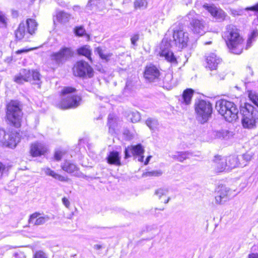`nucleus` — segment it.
<instances>
[{"instance_id": "obj_11", "label": "nucleus", "mask_w": 258, "mask_h": 258, "mask_svg": "<svg viewBox=\"0 0 258 258\" xmlns=\"http://www.w3.org/2000/svg\"><path fill=\"white\" fill-rule=\"evenodd\" d=\"M169 43L167 42L162 41L160 46L159 54L160 56L164 57L168 61L172 64H176L177 63L176 58L173 52L169 50Z\"/></svg>"}, {"instance_id": "obj_46", "label": "nucleus", "mask_w": 258, "mask_h": 258, "mask_svg": "<svg viewBox=\"0 0 258 258\" xmlns=\"http://www.w3.org/2000/svg\"><path fill=\"white\" fill-rule=\"evenodd\" d=\"M116 118L113 114H109L108 117V124L109 128L113 127Z\"/></svg>"}, {"instance_id": "obj_1", "label": "nucleus", "mask_w": 258, "mask_h": 258, "mask_svg": "<svg viewBox=\"0 0 258 258\" xmlns=\"http://www.w3.org/2000/svg\"><path fill=\"white\" fill-rule=\"evenodd\" d=\"M227 35V46L230 52L235 54L242 53L243 40L239 34L238 29L234 26H229Z\"/></svg>"}, {"instance_id": "obj_50", "label": "nucleus", "mask_w": 258, "mask_h": 258, "mask_svg": "<svg viewBox=\"0 0 258 258\" xmlns=\"http://www.w3.org/2000/svg\"><path fill=\"white\" fill-rule=\"evenodd\" d=\"M241 11L236 10L233 9L230 10V14L232 15L233 17H236L237 16H239L241 15Z\"/></svg>"}, {"instance_id": "obj_13", "label": "nucleus", "mask_w": 258, "mask_h": 258, "mask_svg": "<svg viewBox=\"0 0 258 258\" xmlns=\"http://www.w3.org/2000/svg\"><path fill=\"white\" fill-rule=\"evenodd\" d=\"M160 76L159 69L154 65L147 66L144 72V77L148 81L152 82L158 80Z\"/></svg>"}, {"instance_id": "obj_62", "label": "nucleus", "mask_w": 258, "mask_h": 258, "mask_svg": "<svg viewBox=\"0 0 258 258\" xmlns=\"http://www.w3.org/2000/svg\"><path fill=\"white\" fill-rule=\"evenodd\" d=\"M209 258H213V256H210Z\"/></svg>"}, {"instance_id": "obj_6", "label": "nucleus", "mask_w": 258, "mask_h": 258, "mask_svg": "<svg viewBox=\"0 0 258 258\" xmlns=\"http://www.w3.org/2000/svg\"><path fill=\"white\" fill-rule=\"evenodd\" d=\"M22 112L19 102L11 101L7 105V119L14 126L19 127L22 117Z\"/></svg>"}, {"instance_id": "obj_35", "label": "nucleus", "mask_w": 258, "mask_h": 258, "mask_svg": "<svg viewBox=\"0 0 258 258\" xmlns=\"http://www.w3.org/2000/svg\"><path fill=\"white\" fill-rule=\"evenodd\" d=\"M190 153L188 152H177L175 154L172 155V158L174 159L177 160L179 162H183L184 160L187 159Z\"/></svg>"}, {"instance_id": "obj_41", "label": "nucleus", "mask_w": 258, "mask_h": 258, "mask_svg": "<svg viewBox=\"0 0 258 258\" xmlns=\"http://www.w3.org/2000/svg\"><path fill=\"white\" fill-rule=\"evenodd\" d=\"M248 96L250 100L258 107V93L250 91Z\"/></svg>"}, {"instance_id": "obj_64", "label": "nucleus", "mask_w": 258, "mask_h": 258, "mask_svg": "<svg viewBox=\"0 0 258 258\" xmlns=\"http://www.w3.org/2000/svg\"><path fill=\"white\" fill-rule=\"evenodd\" d=\"M6 236V235H4L3 236V237H5Z\"/></svg>"}, {"instance_id": "obj_52", "label": "nucleus", "mask_w": 258, "mask_h": 258, "mask_svg": "<svg viewBox=\"0 0 258 258\" xmlns=\"http://www.w3.org/2000/svg\"><path fill=\"white\" fill-rule=\"evenodd\" d=\"M62 202L63 204L67 208H69V207L70 206V201H69V200L68 199H67L65 197L63 198L62 199Z\"/></svg>"}, {"instance_id": "obj_48", "label": "nucleus", "mask_w": 258, "mask_h": 258, "mask_svg": "<svg viewBox=\"0 0 258 258\" xmlns=\"http://www.w3.org/2000/svg\"><path fill=\"white\" fill-rule=\"evenodd\" d=\"M34 258H48V257L42 251H38L35 253Z\"/></svg>"}, {"instance_id": "obj_15", "label": "nucleus", "mask_w": 258, "mask_h": 258, "mask_svg": "<svg viewBox=\"0 0 258 258\" xmlns=\"http://www.w3.org/2000/svg\"><path fill=\"white\" fill-rule=\"evenodd\" d=\"M238 111L234 103L227 101V121L233 122L238 119Z\"/></svg>"}, {"instance_id": "obj_24", "label": "nucleus", "mask_w": 258, "mask_h": 258, "mask_svg": "<svg viewBox=\"0 0 258 258\" xmlns=\"http://www.w3.org/2000/svg\"><path fill=\"white\" fill-rule=\"evenodd\" d=\"M163 82V87L168 90L171 89L177 85L176 80L173 79V75L171 73L165 75Z\"/></svg>"}, {"instance_id": "obj_20", "label": "nucleus", "mask_w": 258, "mask_h": 258, "mask_svg": "<svg viewBox=\"0 0 258 258\" xmlns=\"http://www.w3.org/2000/svg\"><path fill=\"white\" fill-rule=\"evenodd\" d=\"M215 199L216 204H224L226 202V187L225 185L219 186L216 188Z\"/></svg>"}, {"instance_id": "obj_38", "label": "nucleus", "mask_w": 258, "mask_h": 258, "mask_svg": "<svg viewBox=\"0 0 258 258\" xmlns=\"http://www.w3.org/2000/svg\"><path fill=\"white\" fill-rule=\"evenodd\" d=\"M9 136L10 138L7 137L6 143H5L4 145L11 148H15L18 141H17L16 139L14 138V135L13 134H9Z\"/></svg>"}, {"instance_id": "obj_10", "label": "nucleus", "mask_w": 258, "mask_h": 258, "mask_svg": "<svg viewBox=\"0 0 258 258\" xmlns=\"http://www.w3.org/2000/svg\"><path fill=\"white\" fill-rule=\"evenodd\" d=\"M173 37L174 41L179 49H183L186 47L188 42V34L181 29H175L173 31Z\"/></svg>"}, {"instance_id": "obj_44", "label": "nucleus", "mask_w": 258, "mask_h": 258, "mask_svg": "<svg viewBox=\"0 0 258 258\" xmlns=\"http://www.w3.org/2000/svg\"><path fill=\"white\" fill-rule=\"evenodd\" d=\"M75 33L79 36H83L85 33V30L82 26L77 27L75 29Z\"/></svg>"}, {"instance_id": "obj_59", "label": "nucleus", "mask_w": 258, "mask_h": 258, "mask_svg": "<svg viewBox=\"0 0 258 258\" xmlns=\"http://www.w3.org/2000/svg\"><path fill=\"white\" fill-rule=\"evenodd\" d=\"M151 158V156H148V157L146 158V161H145V163H144V164H145V165H147V164H148V163H149V161H150V160Z\"/></svg>"}, {"instance_id": "obj_16", "label": "nucleus", "mask_w": 258, "mask_h": 258, "mask_svg": "<svg viewBox=\"0 0 258 258\" xmlns=\"http://www.w3.org/2000/svg\"><path fill=\"white\" fill-rule=\"evenodd\" d=\"M226 159L220 155H215L213 159V167L215 173H219L225 169Z\"/></svg>"}, {"instance_id": "obj_9", "label": "nucleus", "mask_w": 258, "mask_h": 258, "mask_svg": "<svg viewBox=\"0 0 258 258\" xmlns=\"http://www.w3.org/2000/svg\"><path fill=\"white\" fill-rule=\"evenodd\" d=\"M74 75L83 77L88 76L91 78L93 76V70L89 64L83 60L78 61L73 68Z\"/></svg>"}, {"instance_id": "obj_3", "label": "nucleus", "mask_w": 258, "mask_h": 258, "mask_svg": "<svg viewBox=\"0 0 258 258\" xmlns=\"http://www.w3.org/2000/svg\"><path fill=\"white\" fill-rule=\"evenodd\" d=\"M37 26V23L33 19H28L25 23H21L15 32L16 38L29 41L30 37L35 33Z\"/></svg>"}, {"instance_id": "obj_5", "label": "nucleus", "mask_w": 258, "mask_h": 258, "mask_svg": "<svg viewBox=\"0 0 258 258\" xmlns=\"http://www.w3.org/2000/svg\"><path fill=\"white\" fill-rule=\"evenodd\" d=\"M242 114L241 122L244 128H251L255 126V122L258 119V111L253 106L245 103L241 109Z\"/></svg>"}, {"instance_id": "obj_53", "label": "nucleus", "mask_w": 258, "mask_h": 258, "mask_svg": "<svg viewBox=\"0 0 258 258\" xmlns=\"http://www.w3.org/2000/svg\"><path fill=\"white\" fill-rule=\"evenodd\" d=\"M252 158V155L249 154H245L243 155V158L246 161H250Z\"/></svg>"}, {"instance_id": "obj_51", "label": "nucleus", "mask_w": 258, "mask_h": 258, "mask_svg": "<svg viewBox=\"0 0 258 258\" xmlns=\"http://www.w3.org/2000/svg\"><path fill=\"white\" fill-rule=\"evenodd\" d=\"M139 39V35L138 34L134 35L131 38V42L134 45H136V42Z\"/></svg>"}, {"instance_id": "obj_43", "label": "nucleus", "mask_w": 258, "mask_h": 258, "mask_svg": "<svg viewBox=\"0 0 258 258\" xmlns=\"http://www.w3.org/2000/svg\"><path fill=\"white\" fill-rule=\"evenodd\" d=\"M140 119L141 116L139 112L135 111L131 113V120L132 122H137Z\"/></svg>"}, {"instance_id": "obj_26", "label": "nucleus", "mask_w": 258, "mask_h": 258, "mask_svg": "<svg viewBox=\"0 0 258 258\" xmlns=\"http://www.w3.org/2000/svg\"><path fill=\"white\" fill-rule=\"evenodd\" d=\"M194 92V90L191 89H187L185 90L182 93L181 99L179 100L181 103L185 105L190 104L193 96Z\"/></svg>"}, {"instance_id": "obj_63", "label": "nucleus", "mask_w": 258, "mask_h": 258, "mask_svg": "<svg viewBox=\"0 0 258 258\" xmlns=\"http://www.w3.org/2000/svg\"><path fill=\"white\" fill-rule=\"evenodd\" d=\"M76 8H78V7H77V6L75 7V8H74V9L75 10V9Z\"/></svg>"}, {"instance_id": "obj_56", "label": "nucleus", "mask_w": 258, "mask_h": 258, "mask_svg": "<svg viewBox=\"0 0 258 258\" xmlns=\"http://www.w3.org/2000/svg\"><path fill=\"white\" fill-rule=\"evenodd\" d=\"M248 258H258V253H251L248 255Z\"/></svg>"}, {"instance_id": "obj_8", "label": "nucleus", "mask_w": 258, "mask_h": 258, "mask_svg": "<svg viewBox=\"0 0 258 258\" xmlns=\"http://www.w3.org/2000/svg\"><path fill=\"white\" fill-rule=\"evenodd\" d=\"M74 55V51L70 47H62L57 52H53L50 56L52 63L59 66L65 63Z\"/></svg>"}, {"instance_id": "obj_34", "label": "nucleus", "mask_w": 258, "mask_h": 258, "mask_svg": "<svg viewBox=\"0 0 258 258\" xmlns=\"http://www.w3.org/2000/svg\"><path fill=\"white\" fill-rule=\"evenodd\" d=\"M258 36V30H254L249 36L245 46V49H248L252 46V43L255 41V38Z\"/></svg>"}, {"instance_id": "obj_60", "label": "nucleus", "mask_w": 258, "mask_h": 258, "mask_svg": "<svg viewBox=\"0 0 258 258\" xmlns=\"http://www.w3.org/2000/svg\"><path fill=\"white\" fill-rule=\"evenodd\" d=\"M211 42L210 41V42H207L206 43H205V44H211Z\"/></svg>"}, {"instance_id": "obj_31", "label": "nucleus", "mask_w": 258, "mask_h": 258, "mask_svg": "<svg viewBox=\"0 0 258 258\" xmlns=\"http://www.w3.org/2000/svg\"><path fill=\"white\" fill-rule=\"evenodd\" d=\"M78 53L80 55L86 56L89 60L92 61L91 57V50L89 46L85 45L78 49Z\"/></svg>"}, {"instance_id": "obj_17", "label": "nucleus", "mask_w": 258, "mask_h": 258, "mask_svg": "<svg viewBox=\"0 0 258 258\" xmlns=\"http://www.w3.org/2000/svg\"><path fill=\"white\" fill-rule=\"evenodd\" d=\"M203 7L217 20L220 21L224 19L225 16L223 11L218 9L214 5H209L208 4H205Z\"/></svg>"}, {"instance_id": "obj_22", "label": "nucleus", "mask_w": 258, "mask_h": 258, "mask_svg": "<svg viewBox=\"0 0 258 258\" xmlns=\"http://www.w3.org/2000/svg\"><path fill=\"white\" fill-rule=\"evenodd\" d=\"M30 70L23 69L14 78V81L19 84L30 81Z\"/></svg>"}, {"instance_id": "obj_47", "label": "nucleus", "mask_w": 258, "mask_h": 258, "mask_svg": "<svg viewBox=\"0 0 258 258\" xmlns=\"http://www.w3.org/2000/svg\"><path fill=\"white\" fill-rule=\"evenodd\" d=\"M6 24V17L3 12L0 11V27H5Z\"/></svg>"}, {"instance_id": "obj_4", "label": "nucleus", "mask_w": 258, "mask_h": 258, "mask_svg": "<svg viewBox=\"0 0 258 258\" xmlns=\"http://www.w3.org/2000/svg\"><path fill=\"white\" fill-rule=\"evenodd\" d=\"M76 89L71 87H66L61 91L62 98L60 103V107L62 109L75 108L80 105L81 98L79 96L74 95L72 93Z\"/></svg>"}, {"instance_id": "obj_21", "label": "nucleus", "mask_w": 258, "mask_h": 258, "mask_svg": "<svg viewBox=\"0 0 258 258\" xmlns=\"http://www.w3.org/2000/svg\"><path fill=\"white\" fill-rule=\"evenodd\" d=\"M221 61V58L214 53L209 54L206 58L207 67L211 70L216 69Z\"/></svg>"}, {"instance_id": "obj_32", "label": "nucleus", "mask_w": 258, "mask_h": 258, "mask_svg": "<svg viewBox=\"0 0 258 258\" xmlns=\"http://www.w3.org/2000/svg\"><path fill=\"white\" fill-rule=\"evenodd\" d=\"M95 52H96L101 59H104L106 61H108L112 55V54L111 53H105V51L100 47L96 48L95 49Z\"/></svg>"}, {"instance_id": "obj_28", "label": "nucleus", "mask_w": 258, "mask_h": 258, "mask_svg": "<svg viewBox=\"0 0 258 258\" xmlns=\"http://www.w3.org/2000/svg\"><path fill=\"white\" fill-rule=\"evenodd\" d=\"M72 18V15L64 11L58 12L56 14V19L61 23L66 24Z\"/></svg>"}, {"instance_id": "obj_36", "label": "nucleus", "mask_w": 258, "mask_h": 258, "mask_svg": "<svg viewBox=\"0 0 258 258\" xmlns=\"http://www.w3.org/2000/svg\"><path fill=\"white\" fill-rule=\"evenodd\" d=\"M238 165V159L236 155H233L228 157V165L227 163V166L228 168L232 169L236 167Z\"/></svg>"}, {"instance_id": "obj_39", "label": "nucleus", "mask_w": 258, "mask_h": 258, "mask_svg": "<svg viewBox=\"0 0 258 258\" xmlns=\"http://www.w3.org/2000/svg\"><path fill=\"white\" fill-rule=\"evenodd\" d=\"M163 172L161 170H152L148 171L144 173L145 176H155L159 177L162 175Z\"/></svg>"}, {"instance_id": "obj_45", "label": "nucleus", "mask_w": 258, "mask_h": 258, "mask_svg": "<svg viewBox=\"0 0 258 258\" xmlns=\"http://www.w3.org/2000/svg\"><path fill=\"white\" fill-rule=\"evenodd\" d=\"M65 154V152L60 150H57L54 153V159L56 161H59L61 159L63 156Z\"/></svg>"}, {"instance_id": "obj_30", "label": "nucleus", "mask_w": 258, "mask_h": 258, "mask_svg": "<svg viewBox=\"0 0 258 258\" xmlns=\"http://www.w3.org/2000/svg\"><path fill=\"white\" fill-rule=\"evenodd\" d=\"M45 173L49 176H51L55 179H58L61 181H66L67 180V178L65 177L55 173L54 171L51 170L49 168L44 169Z\"/></svg>"}, {"instance_id": "obj_23", "label": "nucleus", "mask_w": 258, "mask_h": 258, "mask_svg": "<svg viewBox=\"0 0 258 258\" xmlns=\"http://www.w3.org/2000/svg\"><path fill=\"white\" fill-rule=\"evenodd\" d=\"M61 169L69 174L76 175L79 168L74 163L69 160H65L61 165Z\"/></svg>"}, {"instance_id": "obj_49", "label": "nucleus", "mask_w": 258, "mask_h": 258, "mask_svg": "<svg viewBox=\"0 0 258 258\" xmlns=\"http://www.w3.org/2000/svg\"><path fill=\"white\" fill-rule=\"evenodd\" d=\"M14 258H26V256L23 252L19 251L15 252Z\"/></svg>"}, {"instance_id": "obj_57", "label": "nucleus", "mask_w": 258, "mask_h": 258, "mask_svg": "<svg viewBox=\"0 0 258 258\" xmlns=\"http://www.w3.org/2000/svg\"><path fill=\"white\" fill-rule=\"evenodd\" d=\"M164 209V208H160V209L155 208L154 209H151V213L152 214H154L156 210H160V211H163Z\"/></svg>"}, {"instance_id": "obj_37", "label": "nucleus", "mask_w": 258, "mask_h": 258, "mask_svg": "<svg viewBox=\"0 0 258 258\" xmlns=\"http://www.w3.org/2000/svg\"><path fill=\"white\" fill-rule=\"evenodd\" d=\"M134 5L135 10H144L147 7L148 2L147 0H135Z\"/></svg>"}, {"instance_id": "obj_14", "label": "nucleus", "mask_w": 258, "mask_h": 258, "mask_svg": "<svg viewBox=\"0 0 258 258\" xmlns=\"http://www.w3.org/2000/svg\"><path fill=\"white\" fill-rule=\"evenodd\" d=\"M49 220L48 216L39 212H35L30 215L28 223L29 224L38 226L45 224Z\"/></svg>"}, {"instance_id": "obj_42", "label": "nucleus", "mask_w": 258, "mask_h": 258, "mask_svg": "<svg viewBox=\"0 0 258 258\" xmlns=\"http://www.w3.org/2000/svg\"><path fill=\"white\" fill-rule=\"evenodd\" d=\"M7 137L10 138L9 134H7L5 131L4 130H0V143L4 145Z\"/></svg>"}, {"instance_id": "obj_2", "label": "nucleus", "mask_w": 258, "mask_h": 258, "mask_svg": "<svg viewBox=\"0 0 258 258\" xmlns=\"http://www.w3.org/2000/svg\"><path fill=\"white\" fill-rule=\"evenodd\" d=\"M196 117L201 123L207 122L212 117L213 106L212 103L205 100H199L195 104Z\"/></svg>"}, {"instance_id": "obj_61", "label": "nucleus", "mask_w": 258, "mask_h": 258, "mask_svg": "<svg viewBox=\"0 0 258 258\" xmlns=\"http://www.w3.org/2000/svg\"><path fill=\"white\" fill-rule=\"evenodd\" d=\"M128 85H128V82H127L126 83V87H128Z\"/></svg>"}, {"instance_id": "obj_12", "label": "nucleus", "mask_w": 258, "mask_h": 258, "mask_svg": "<svg viewBox=\"0 0 258 258\" xmlns=\"http://www.w3.org/2000/svg\"><path fill=\"white\" fill-rule=\"evenodd\" d=\"M144 151V148L141 144L128 146L124 151L125 158L127 159L131 157V155L129 153V152H131L133 156H138V161L142 162L144 158V156L143 155Z\"/></svg>"}, {"instance_id": "obj_40", "label": "nucleus", "mask_w": 258, "mask_h": 258, "mask_svg": "<svg viewBox=\"0 0 258 258\" xmlns=\"http://www.w3.org/2000/svg\"><path fill=\"white\" fill-rule=\"evenodd\" d=\"M98 3V0H90L86 6V8L89 10H94L97 8Z\"/></svg>"}, {"instance_id": "obj_25", "label": "nucleus", "mask_w": 258, "mask_h": 258, "mask_svg": "<svg viewBox=\"0 0 258 258\" xmlns=\"http://www.w3.org/2000/svg\"><path fill=\"white\" fill-rule=\"evenodd\" d=\"M107 162L110 164H113L117 166L121 165L120 157L119 153L117 151L110 152L107 157Z\"/></svg>"}, {"instance_id": "obj_33", "label": "nucleus", "mask_w": 258, "mask_h": 258, "mask_svg": "<svg viewBox=\"0 0 258 258\" xmlns=\"http://www.w3.org/2000/svg\"><path fill=\"white\" fill-rule=\"evenodd\" d=\"M146 124L153 131L157 130L159 127L158 120L154 118H148L146 121Z\"/></svg>"}, {"instance_id": "obj_54", "label": "nucleus", "mask_w": 258, "mask_h": 258, "mask_svg": "<svg viewBox=\"0 0 258 258\" xmlns=\"http://www.w3.org/2000/svg\"><path fill=\"white\" fill-rule=\"evenodd\" d=\"M29 50V49H22L17 50L16 52V53L17 54H21L22 53L27 52Z\"/></svg>"}, {"instance_id": "obj_55", "label": "nucleus", "mask_w": 258, "mask_h": 258, "mask_svg": "<svg viewBox=\"0 0 258 258\" xmlns=\"http://www.w3.org/2000/svg\"><path fill=\"white\" fill-rule=\"evenodd\" d=\"M5 169V166L3 165V164L1 162H0V176H2L3 171Z\"/></svg>"}, {"instance_id": "obj_58", "label": "nucleus", "mask_w": 258, "mask_h": 258, "mask_svg": "<svg viewBox=\"0 0 258 258\" xmlns=\"http://www.w3.org/2000/svg\"><path fill=\"white\" fill-rule=\"evenodd\" d=\"M94 248L96 250H99L102 248V246L100 244H95L94 245Z\"/></svg>"}, {"instance_id": "obj_19", "label": "nucleus", "mask_w": 258, "mask_h": 258, "mask_svg": "<svg viewBox=\"0 0 258 258\" xmlns=\"http://www.w3.org/2000/svg\"><path fill=\"white\" fill-rule=\"evenodd\" d=\"M169 192V188L167 187H162L156 189L154 192V195L156 196L159 200L161 201L164 204H167L171 198L167 197Z\"/></svg>"}, {"instance_id": "obj_27", "label": "nucleus", "mask_w": 258, "mask_h": 258, "mask_svg": "<svg viewBox=\"0 0 258 258\" xmlns=\"http://www.w3.org/2000/svg\"><path fill=\"white\" fill-rule=\"evenodd\" d=\"M30 81L32 84L38 85V88H40L41 83V75L39 72L35 71H30Z\"/></svg>"}, {"instance_id": "obj_7", "label": "nucleus", "mask_w": 258, "mask_h": 258, "mask_svg": "<svg viewBox=\"0 0 258 258\" xmlns=\"http://www.w3.org/2000/svg\"><path fill=\"white\" fill-rule=\"evenodd\" d=\"M190 22V28L192 33L203 35L207 30V24L202 19H199L198 15L194 11H190L186 15Z\"/></svg>"}, {"instance_id": "obj_29", "label": "nucleus", "mask_w": 258, "mask_h": 258, "mask_svg": "<svg viewBox=\"0 0 258 258\" xmlns=\"http://www.w3.org/2000/svg\"><path fill=\"white\" fill-rule=\"evenodd\" d=\"M216 109L224 118H225V114H226V100L220 99L216 102Z\"/></svg>"}, {"instance_id": "obj_18", "label": "nucleus", "mask_w": 258, "mask_h": 258, "mask_svg": "<svg viewBox=\"0 0 258 258\" xmlns=\"http://www.w3.org/2000/svg\"><path fill=\"white\" fill-rule=\"evenodd\" d=\"M47 148L45 146L40 143L36 142L32 144L30 148V154L33 157H37L44 154Z\"/></svg>"}]
</instances>
